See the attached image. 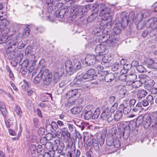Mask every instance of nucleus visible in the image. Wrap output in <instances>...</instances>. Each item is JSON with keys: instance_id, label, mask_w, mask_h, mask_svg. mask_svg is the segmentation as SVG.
I'll use <instances>...</instances> for the list:
<instances>
[{"instance_id": "dca6fc26", "label": "nucleus", "mask_w": 157, "mask_h": 157, "mask_svg": "<svg viewBox=\"0 0 157 157\" xmlns=\"http://www.w3.org/2000/svg\"><path fill=\"white\" fill-rule=\"evenodd\" d=\"M122 61H121L120 63H115L112 66L111 70L113 71H117L116 73L118 74L120 72L121 74V69L122 68V66L121 65Z\"/></svg>"}, {"instance_id": "69168bd1", "label": "nucleus", "mask_w": 157, "mask_h": 157, "mask_svg": "<svg viewBox=\"0 0 157 157\" xmlns=\"http://www.w3.org/2000/svg\"><path fill=\"white\" fill-rule=\"evenodd\" d=\"M136 101L134 99H132L129 101V106H130L131 107H133L134 106L136 103Z\"/></svg>"}, {"instance_id": "79ce46f5", "label": "nucleus", "mask_w": 157, "mask_h": 157, "mask_svg": "<svg viewBox=\"0 0 157 157\" xmlns=\"http://www.w3.org/2000/svg\"><path fill=\"white\" fill-rule=\"evenodd\" d=\"M43 10H41L40 11V12L39 13V15L40 16H41L42 19L44 20H48V21H53V20H52L51 19V16H50V15H48V16H41V14H43Z\"/></svg>"}, {"instance_id": "9d476101", "label": "nucleus", "mask_w": 157, "mask_h": 157, "mask_svg": "<svg viewBox=\"0 0 157 157\" xmlns=\"http://www.w3.org/2000/svg\"><path fill=\"white\" fill-rule=\"evenodd\" d=\"M107 145L103 146L102 147L101 152L103 154H109L114 152L115 150H113L110 144V140L109 138L106 140Z\"/></svg>"}, {"instance_id": "6e6552de", "label": "nucleus", "mask_w": 157, "mask_h": 157, "mask_svg": "<svg viewBox=\"0 0 157 157\" xmlns=\"http://www.w3.org/2000/svg\"><path fill=\"white\" fill-rule=\"evenodd\" d=\"M119 131L123 135V138L124 139L128 138L130 133V126H126L124 124H121L120 125Z\"/></svg>"}, {"instance_id": "a211bd4d", "label": "nucleus", "mask_w": 157, "mask_h": 157, "mask_svg": "<svg viewBox=\"0 0 157 157\" xmlns=\"http://www.w3.org/2000/svg\"><path fill=\"white\" fill-rule=\"evenodd\" d=\"M147 67L149 68L157 69V63L155 62L152 59L149 58L147 59Z\"/></svg>"}, {"instance_id": "4c0bfd02", "label": "nucleus", "mask_w": 157, "mask_h": 157, "mask_svg": "<svg viewBox=\"0 0 157 157\" xmlns=\"http://www.w3.org/2000/svg\"><path fill=\"white\" fill-rule=\"evenodd\" d=\"M101 12L100 14V16H104V17H105V15H109L110 13V10L109 8H105L104 9H101Z\"/></svg>"}, {"instance_id": "4468645a", "label": "nucleus", "mask_w": 157, "mask_h": 157, "mask_svg": "<svg viewBox=\"0 0 157 157\" xmlns=\"http://www.w3.org/2000/svg\"><path fill=\"white\" fill-rule=\"evenodd\" d=\"M11 46H9L6 50V56L9 59H13L15 52H14L15 49L12 48Z\"/></svg>"}, {"instance_id": "20e7f679", "label": "nucleus", "mask_w": 157, "mask_h": 157, "mask_svg": "<svg viewBox=\"0 0 157 157\" xmlns=\"http://www.w3.org/2000/svg\"><path fill=\"white\" fill-rule=\"evenodd\" d=\"M151 115L149 113H147L145 114L142 119L139 120L137 119L136 122V125H141L142 124L145 127H147L148 126L151 127L155 128V124L153 121H151Z\"/></svg>"}, {"instance_id": "37998d69", "label": "nucleus", "mask_w": 157, "mask_h": 157, "mask_svg": "<svg viewBox=\"0 0 157 157\" xmlns=\"http://www.w3.org/2000/svg\"><path fill=\"white\" fill-rule=\"evenodd\" d=\"M141 103L138 102L132 109V111L134 112H140L141 108Z\"/></svg>"}, {"instance_id": "f257e3e1", "label": "nucleus", "mask_w": 157, "mask_h": 157, "mask_svg": "<svg viewBox=\"0 0 157 157\" xmlns=\"http://www.w3.org/2000/svg\"><path fill=\"white\" fill-rule=\"evenodd\" d=\"M103 34L98 38V41L100 43H104L107 42L109 46H113L117 45V43L118 41V39L117 37L115 38V36H114L113 37V36H111L110 37V34L108 30H107L105 28H104V30L102 31Z\"/></svg>"}, {"instance_id": "a18cd8bd", "label": "nucleus", "mask_w": 157, "mask_h": 157, "mask_svg": "<svg viewBox=\"0 0 157 157\" xmlns=\"http://www.w3.org/2000/svg\"><path fill=\"white\" fill-rule=\"evenodd\" d=\"M53 2V0H46V3L49 6V7L48 8V11L49 12H51L52 10V7L51 6Z\"/></svg>"}, {"instance_id": "603ef678", "label": "nucleus", "mask_w": 157, "mask_h": 157, "mask_svg": "<svg viewBox=\"0 0 157 157\" xmlns=\"http://www.w3.org/2000/svg\"><path fill=\"white\" fill-rule=\"evenodd\" d=\"M38 133L40 136L43 135L45 134V128L40 127L38 131Z\"/></svg>"}, {"instance_id": "39448f33", "label": "nucleus", "mask_w": 157, "mask_h": 157, "mask_svg": "<svg viewBox=\"0 0 157 157\" xmlns=\"http://www.w3.org/2000/svg\"><path fill=\"white\" fill-rule=\"evenodd\" d=\"M8 45L9 46H11L12 48L15 49L17 48L21 49L25 46V44L21 42L19 38L17 36L9 40Z\"/></svg>"}, {"instance_id": "a878e982", "label": "nucleus", "mask_w": 157, "mask_h": 157, "mask_svg": "<svg viewBox=\"0 0 157 157\" xmlns=\"http://www.w3.org/2000/svg\"><path fill=\"white\" fill-rule=\"evenodd\" d=\"M121 65L123 66L121 69V74H126L128 70L132 67V65L130 64H123L121 62Z\"/></svg>"}, {"instance_id": "aec40b11", "label": "nucleus", "mask_w": 157, "mask_h": 157, "mask_svg": "<svg viewBox=\"0 0 157 157\" xmlns=\"http://www.w3.org/2000/svg\"><path fill=\"white\" fill-rule=\"evenodd\" d=\"M64 72V69L63 68H58L56 70L54 74V77L56 79H58L62 76Z\"/></svg>"}, {"instance_id": "423d86ee", "label": "nucleus", "mask_w": 157, "mask_h": 157, "mask_svg": "<svg viewBox=\"0 0 157 157\" xmlns=\"http://www.w3.org/2000/svg\"><path fill=\"white\" fill-rule=\"evenodd\" d=\"M43 85L45 86L49 85L51 83L52 79V73L47 69L42 70Z\"/></svg>"}, {"instance_id": "bb28decb", "label": "nucleus", "mask_w": 157, "mask_h": 157, "mask_svg": "<svg viewBox=\"0 0 157 157\" xmlns=\"http://www.w3.org/2000/svg\"><path fill=\"white\" fill-rule=\"evenodd\" d=\"M146 90H139L137 93V97L138 99L140 100L144 97L147 94Z\"/></svg>"}, {"instance_id": "72a5a7b5", "label": "nucleus", "mask_w": 157, "mask_h": 157, "mask_svg": "<svg viewBox=\"0 0 157 157\" xmlns=\"http://www.w3.org/2000/svg\"><path fill=\"white\" fill-rule=\"evenodd\" d=\"M80 8V6L78 5H75L72 6L71 8L70 14H73V13L77 12L78 11L79 9Z\"/></svg>"}, {"instance_id": "58836bf2", "label": "nucleus", "mask_w": 157, "mask_h": 157, "mask_svg": "<svg viewBox=\"0 0 157 157\" xmlns=\"http://www.w3.org/2000/svg\"><path fill=\"white\" fill-rule=\"evenodd\" d=\"M98 14L96 12L92 13L87 18V21L89 22L95 19L98 16Z\"/></svg>"}, {"instance_id": "8fccbe9b", "label": "nucleus", "mask_w": 157, "mask_h": 157, "mask_svg": "<svg viewBox=\"0 0 157 157\" xmlns=\"http://www.w3.org/2000/svg\"><path fill=\"white\" fill-rule=\"evenodd\" d=\"M157 27L155 28H152L149 32V35L151 36H156L157 34Z\"/></svg>"}, {"instance_id": "052dcab7", "label": "nucleus", "mask_w": 157, "mask_h": 157, "mask_svg": "<svg viewBox=\"0 0 157 157\" xmlns=\"http://www.w3.org/2000/svg\"><path fill=\"white\" fill-rule=\"evenodd\" d=\"M140 102L141 104V107L142 105L144 106H147L149 104V102L147 100H144Z\"/></svg>"}, {"instance_id": "7c9ffc66", "label": "nucleus", "mask_w": 157, "mask_h": 157, "mask_svg": "<svg viewBox=\"0 0 157 157\" xmlns=\"http://www.w3.org/2000/svg\"><path fill=\"white\" fill-rule=\"evenodd\" d=\"M110 111L108 107H106L103 111L101 115V117L103 120L105 119V117L108 116L110 113Z\"/></svg>"}, {"instance_id": "473e14b6", "label": "nucleus", "mask_w": 157, "mask_h": 157, "mask_svg": "<svg viewBox=\"0 0 157 157\" xmlns=\"http://www.w3.org/2000/svg\"><path fill=\"white\" fill-rule=\"evenodd\" d=\"M95 139L93 138V137L90 136V137H88L86 139V144L88 146H90L94 144V141H95Z\"/></svg>"}, {"instance_id": "cd10ccee", "label": "nucleus", "mask_w": 157, "mask_h": 157, "mask_svg": "<svg viewBox=\"0 0 157 157\" xmlns=\"http://www.w3.org/2000/svg\"><path fill=\"white\" fill-rule=\"evenodd\" d=\"M115 75L113 73H110L106 74L105 77V81L107 82H109L113 80L115 78Z\"/></svg>"}, {"instance_id": "680f3d73", "label": "nucleus", "mask_w": 157, "mask_h": 157, "mask_svg": "<svg viewBox=\"0 0 157 157\" xmlns=\"http://www.w3.org/2000/svg\"><path fill=\"white\" fill-rule=\"evenodd\" d=\"M91 4H88L87 5V6H84L83 7H82L81 8L80 7V10H81L82 13H81V14H83L84 13H85V12H86L87 11V6H89Z\"/></svg>"}, {"instance_id": "3c124183", "label": "nucleus", "mask_w": 157, "mask_h": 157, "mask_svg": "<svg viewBox=\"0 0 157 157\" xmlns=\"http://www.w3.org/2000/svg\"><path fill=\"white\" fill-rule=\"evenodd\" d=\"M93 147L94 150L96 151H98L100 150L99 145L98 144V141L95 140V141H94V144H93Z\"/></svg>"}, {"instance_id": "0e129e2a", "label": "nucleus", "mask_w": 157, "mask_h": 157, "mask_svg": "<svg viewBox=\"0 0 157 157\" xmlns=\"http://www.w3.org/2000/svg\"><path fill=\"white\" fill-rule=\"evenodd\" d=\"M82 76L83 78L84 79H85L87 78H90L91 77L89 75V74L88 73L87 71H86V73L84 74L83 75L82 74Z\"/></svg>"}, {"instance_id": "1a4fd4ad", "label": "nucleus", "mask_w": 157, "mask_h": 157, "mask_svg": "<svg viewBox=\"0 0 157 157\" xmlns=\"http://www.w3.org/2000/svg\"><path fill=\"white\" fill-rule=\"evenodd\" d=\"M95 51L97 56L103 55L107 52L106 47L103 44H99L95 48Z\"/></svg>"}, {"instance_id": "e433bc0d", "label": "nucleus", "mask_w": 157, "mask_h": 157, "mask_svg": "<svg viewBox=\"0 0 157 157\" xmlns=\"http://www.w3.org/2000/svg\"><path fill=\"white\" fill-rule=\"evenodd\" d=\"M136 78L137 75L134 73H132L127 76V79L130 81H134L136 79Z\"/></svg>"}, {"instance_id": "c03bdc74", "label": "nucleus", "mask_w": 157, "mask_h": 157, "mask_svg": "<svg viewBox=\"0 0 157 157\" xmlns=\"http://www.w3.org/2000/svg\"><path fill=\"white\" fill-rule=\"evenodd\" d=\"M14 110L17 114L21 118L22 111L19 106L18 105L14 107Z\"/></svg>"}, {"instance_id": "f03ea898", "label": "nucleus", "mask_w": 157, "mask_h": 157, "mask_svg": "<svg viewBox=\"0 0 157 157\" xmlns=\"http://www.w3.org/2000/svg\"><path fill=\"white\" fill-rule=\"evenodd\" d=\"M65 69L69 75H71L76 71L81 68V65L79 60L74 59L72 62L69 60H67L65 62Z\"/></svg>"}, {"instance_id": "2f4dec72", "label": "nucleus", "mask_w": 157, "mask_h": 157, "mask_svg": "<svg viewBox=\"0 0 157 157\" xmlns=\"http://www.w3.org/2000/svg\"><path fill=\"white\" fill-rule=\"evenodd\" d=\"M78 94V90L77 89H74L69 90L67 93V95H68L70 98L74 97L77 95Z\"/></svg>"}, {"instance_id": "4be33fe9", "label": "nucleus", "mask_w": 157, "mask_h": 157, "mask_svg": "<svg viewBox=\"0 0 157 157\" xmlns=\"http://www.w3.org/2000/svg\"><path fill=\"white\" fill-rule=\"evenodd\" d=\"M118 94L120 97L121 98H123L127 94V92L125 87L121 86L120 87Z\"/></svg>"}, {"instance_id": "774afa93", "label": "nucleus", "mask_w": 157, "mask_h": 157, "mask_svg": "<svg viewBox=\"0 0 157 157\" xmlns=\"http://www.w3.org/2000/svg\"><path fill=\"white\" fill-rule=\"evenodd\" d=\"M42 146L40 145H38L36 147V151L38 153L40 152L42 150Z\"/></svg>"}, {"instance_id": "f8f14e48", "label": "nucleus", "mask_w": 157, "mask_h": 157, "mask_svg": "<svg viewBox=\"0 0 157 157\" xmlns=\"http://www.w3.org/2000/svg\"><path fill=\"white\" fill-rule=\"evenodd\" d=\"M70 9L69 6H63L60 10H57L55 13V15L58 17H60V18H63L64 15L68 13Z\"/></svg>"}, {"instance_id": "c9c22d12", "label": "nucleus", "mask_w": 157, "mask_h": 157, "mask_svg": "<svg viewBox=\"0 0 157 157\" xmlns=\"http://www.w3.org/2000/svg\"><path fill=\"white\" fill-rule=\"evenodd\" d=\"M22 84L21 88L24 90H28L29 88V86L28 82L25 80H24L23 82L21 83Z\"/></svg>"}, {"instance_id": "7ed1b4c3", "label": "nucleus", "mask_w": 157, "mask_h": 157, "mask_svg": "<svg viewBox=\"0 0 157 157\" xmlns=\"http://www.w3.org/2000/svg\"><path fill=\"white\" fill-rule=\"evenodd\" d=\"M128 14L126 12H122L120 15V18L121 19V25L123 27H126L128 24H131L133 22L134 15L133 12H131L128 17L127 18Z\"/></svg>"}, {"instance_id": "ea45409f", "label": "nucleus", "mask_w": 157, "mask_h": 157, "mask_svg": "<svg viewBox=\"0 0 157 157\" xmlns=\"http://www.w3.org/2000/svg\"><path fill=\"white\" fill-rule=\"evenodd\" d=\"M113 30L115 35H113V36L112 35L111 36H113V37L115 36V38H116V37H117L119 39L118 34L121 33V30L120 29L119 27L116 26L114 27Z\"/></svg>"}, {"instance_id": "a19ab883", "label": "nucleus", "mask_w": 157, "mask_h": 157, "mask_svg": "<svg viewBox=\"0 0 157 157\" xmlns=\"http://www.w3.org/2000/svg\"><path fill=\"white\" fill-rule=\"evenodd\" d=\"M100 114V109L99 108L96 109L93 114H92V119H96L99 117Z\"/></svg>"}, {"instance_id": "6e6d98bb", "label": "nucleus", "mask_w": 157, "mask_h": 157, "mask_svg": "<svg viewBox=\"0 0 157 157\" xmlns=\"http://www.w3.org/2000/svg\"><path fill=\"white\" fill-rule=\"evenodd\" d=\"M48 140L46 137H42L40 140V143L43 145H45L47 143Z\"/></svg>"}, {"instance_id": "5701e85b", "label": "nucleus", "mask_w": 157, "mask_h": 157, "mask_svg": "<svg viewBox=\"0 0 157 157\" xmlns=\"http://www.w3.org/2000/svg\"><path fill=\"white\" fill-rule=\"evenodd\" d=\"M42 79V70H41L33 79V82L35 84H39Z\"/></svg>"}, {"instance_id": "393cba45", "label": "nucleus", "mask_w": 157, "mask_h": 157, "mask_svg": "<svg viewBox=\"0 0 157 157\" xmlns=\"http://www.w3.org/2000/svg\"><path fill=\"white\" fill-rule=\"evenodd\" d=\"M123 114V113L121 110L117 111L113 116V119L115 121H120L122 118Z\"/></svg>"}, {"instance_id": "b1692460", "label": "nucleus", "mask_w": 157, "mask_h": 157, "mask_svg": "<svg viewBox=\"0 0 157 157\" xmlns=\"http://www.w3.org/2000/svg\"><path fill=\"white\" fill-rule=\"evenodd\" d=\"M82 74H78L74 80V84L75 85H81L82 84L83 78Z\"/></svg>"}, {"instance_id": "338daca9", "label": "nucleus", "mask_w": 157, "mask_h": 157, "mask_svg": "<svg viewBox=\"0 0 157 157\" xmlns=\"http://www.w3.org/2000/svg\"><path fill=\"white\" fill-rule=\"evenodd\" d=\"M46 128V130L48 131V132H54L51 124L47 125Z\"/></svg>"}, {"instance_id": "9b49d317", "label": "nucleus", "mask_w": 157, "mask_h": 157, "mask_svg": "<svg viewBox=\"0 0 157 157\" xmlns=\"http://www.w3.org/2000/svg\"><path fill=\"white\" fill-rule=\"evenodd\" d=\"M6 17V12L0 11V28L6 27L9 24V21L5 19Z\"/></svg>"}, {"instance_id": "c756f323", "label": "nucleus", "mask_w": 157, "mask_h": 157, "mask_svg": "<svg viewBox=\"0 0 157 157\" xmlns=\"http://www.w3.org/2000/svg\"><path fill=\"white\" fill-rule=\"evenodd\" d=\"M82 109L83 107L81 106L75 107L71 109V111L73 114H77L80 112Z\"/></svg>"}, {"instance_id": "c85d7f7f", "label": "nucleus", "mask_w": 157, "mask_h": 157, "mask_svg": "<svg viewBox=\"0 0 157 157\" xmlns=\"http://www.w3.org/2000/svg\"><path fill=\"white\" fill-rule=\"evenodd\" d=\"M99 26L96 27L92 31V34L96 36H101V33H103L102 32H101V28Z\"/></svg>"}, {"instance_id": "2eb2a0df", "label": "nucleus", "mask_w": 157, "mask_h": 157, "mask_svg": "<svg viewBox=\"0 0 157 157\" xmlns=\"http://www.w3.org/2000/svg\"><path fill=\"white\" fill-rule=\"evenodd\" d=\"M157 22V18L155 17L152 18L147 20L144 24V26L147 28L153 27Z\"/></svg>"}, {"instance_id": "09e8293b", "label": "nucleus", "mask_w": 157, "mask_h": 157, "mask_svg": "<svg viewBox=\"0 0 157 157\" xmlns=\"http://www.w3.org/2000/svg\"><path fill=\"white\" fill-rule=\"evenodd\" d=\"M141 85V83L139 81H136L133 82L132 83V86L135 88L139 87Z\"/></svg>"}, {"instance_id": "e2e57ef3", "label": "nucleus", "mask_w": 157, "mask_h": 157, "mask_svg": "<svg viewBox=\"0 0 157 157\" xmlns=\"http://www.w3.org/2000/svg\"><path fill=\"white\" fill-rule=\"evenodd\" d=\"M149 74L152 77H157V70H154L152 71H149Z\"/></svg>"}, {"instance_id": "49530a36", "label": "nucleus", "mask_w": 157, "mask_h": 157, "mask_svg": "<svg viewBox=\"0 0 157 157\" xmlns=\"http://www.w3.org/2000/svg\"><path fill=\"white\" fill-rule=\"evenodd\" d=\"M137 71L140 73H143L146 71V69L142 65H138L136 67Z\"/></svg>"}, {"instance_id": "0eeeda50", "label": "nucleus", "mask_w": 157, "mask_h": 157, "mask_svg": "<svg viewBox=\"0 0 157 157\" xmlns=\"http://www.w3.org/2000/svg\"><path fill=\"white\" fill-rule=\"evenodd\" d=\"M10 29L9 27H5L0 28V44L9 42L7 34L10 32Z\"/></svg>"}, {"instance_id": "de8ad7c7", "label": "nucleus", "mask_w": 157, "mask_h": 157, "mask_svg": "<svg viewBox=\"0 0 157 157\" xmlns=\"http://www.w3.org/2000/svg\"><path fill=\"white\" fill-rule=\"evenodd\" d=\"M152 121L155 124L154 127L155 129H157V112L154 113L153 115Z\"/></svg>"}, {"instance_id": "5fc2aeb1", "label": "nucleus", "mask_w": 157, "mask_h": 157, "mask_svg": "<svg viewBox=\"0 0 157 157\" xmlns=\"http://www.w3.org/2000/svg\"><path fill=\"white\" fill-rule=\"evenodd\" d=\"M30 151L32 154L35 153L36 151V146L34 144H31L30 147Z\"/></svg>"}, {"instance_id": "412c9836", "label": "nucleus", "mask_w": 157, "mask_h": 157, "mask_svg": "<svg viewBox=\"0 0 157 157\" xmlns=\"http://www.w3.org/2000/svg\"><path fill=\"white\" fill-rule=\"evenodd\" d=\"M120 107L123 108V112L125 114H127L131 111V108L129 105H127V104L124 103L120 105Z\"/></svg>"}, {"instance_id": "6ab92c4d", "label": "nucleus", "mask_w": 157, "mask_h": 157, "mask_svg": "<svg viewBox=\"0 0 157 157\" xmlns=\"http://www.w3.org/2000/svg\"><path fill=\"white\" fill-rule=\"evenodd\" d=\"M112 139V137H111ZM110 144L111 145V146L113 149V148H117L119 147L121 144L120 141L118 139H116L112 140H110Z\"/></svg>"}, {"instance_id": "bf43d9fd", "label": "nucleus", "mask_w": 157, "mask_h": 157, "mask_svg": "<svg viewBox=\"0 0 157 157\" xmlns=\"http://www.w3.org/2000/svg\"><path fill=\"white\" fill-rule=\"evenodd\" d=\"M0 110L3 117L6 118L7 116V112L6 107Z\"/></svg>"}, {"instance_id": "4d7b16f0", "label": "nucleus", "mask_w": 157, "mask_h": 157, "mask_svg": "<svg viewBox=\"0 0 157 157\" xmlns=\"http://www.w3.org/2000/svg\"><path fill=\"white\" fill-rule=\"evenodd\" d=\"M87 71L91 77L96 74V71L93 69H89Z\"/></svg>"}, {"instance_id": "f3484780", "label": "nucleus", "mask_w": 157, "mask_h": 157, "mask_svg": "<svg viewBox=\"0 0 157 157\" xmlns=\"http://www.w3.org/2000/svg\"><path fill=\"white\" fill-rule=\"evenodd\" d=\"M97 57L98 58V60L100 61L102 64H105L109 63L111 60V58L109 57L107 55L104 56L103 55L100 56H98Z\"/></svg>"}, {"instance_id": "f704fd0d", "label": "nucleus", "mask_w": 157, "mask_h": 157, "mask_svg": "<svg viewBox=\"0 0 157 157\" xmlns=\"http://www.w3.org/2000/svg\"><path fill=\"white\" fill-rule=\"evenodd\" d=\"M84 119L89 120L91 118L92 119V112L91 111H88L86 112L84 115Z\"/></svg>"}, {"instance_id": "864d4df0", "label": "nucleus", "mask_w": 157, "mask_h": 157, "mask_svg": "<svg viewBox=\"0 0 157 157\" xmlns=\"http://www.w3.org/2000/svg\"><path fill=\"white\" fill-rule=\"evenodd\" d=\"M51 125L52 127L53 131H56L58 128L57 124L54 121H52L51 123Z\"/></svg>"}, {"instance_id": "13d9d810", "label": "nucleus", "mask_w": 157, "mask_h": 157, "mask_svg": "<svg viewBox=\"0 0 157 157\" xmlns=\"http://www.w3.org/2000/svg\"><path fill=\"white\" fill-rule=\"evenodd\" d=\"M118 76L119 79L120 81H122L127 79V76L125 75L126 74H121Z\"/></svg>"}, {"instance_id": "ddd939ff", "label": "nucleus", "mask_w": 157, "mask_h": 157, "mask_svg": "<svg viewBox=\"0 0 157 157\" xmlns=\"http://www.w3.org/2000/svg\"><path fill=\"white\" fill-rule=\"evenodd\" d=\"M97 56L94 55H87L85 58L86 63L89 66L93 65L95 63L97 59H98Z\"/></svg>"}]
</instances>
